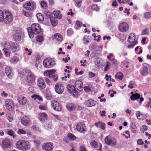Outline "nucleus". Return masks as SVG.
Returning <instances> with one entry per match:
<instances>
[{"instance_id": "obj_1", "label": "nucleus", "mask_w": 151, "mask_h": 151, "mask_svg": "<svg viewBox=\"0 0 151 151\" xmlns=\"http://www.w3.org/2000/svg\"><path fill=\"white\" fill-rule=\"evenodd\" d=\"M3 44L4 45V48L3 50L6 57L10 56L11 51H16L20 49V45L15 42H5Z\"/></svg>"}, {"instance_id": "obj_2", "label": "nucleus", "mask_w": 151, "mask_h": 151, "mask_svg": "<svg viewBox=\"0 0 151 151\" xmlns=\"http://www.w3.org/2000/svg\"><path fill=\"white\" fill-rule=\"evenodd\" d=\"M27 31L29 37L32 38L34 37V34L37 35L41 32V29L40 25L38 24H32L31 27L27 28Z\"/></svg>"}, {"instance_id": "obj_3", "label": "nucleus", "mask_w": 151, "mask_h": 151, "mask_svg": "<svg viewBox=\"0 0 151 151\" xmlns=\"http://www.w3.org/2000/svg\"><path fill=\"white\" fill-rule=\"evenodd\" d=\"M17 148L19 150L26 151L30 148V145L29 142L26 140H20L16 143Z\"/></svg>"}, {"instance_id": "obj_4", "label": "nucleus", "mask_w": 151, "mask_h": 151, "mask_svg": "<svg viewBox=\"0 0 151 151\" xmlns=\"http://www.w3.org/2000/svg\"><path fill=\"white\" fill-rule=\"evenodd\" d=\"M26 81L28 83H32L35 80V76L31 71L28 70L26 72Z\"/></svg>"}, {"instance_id": "obj_5", "label": "nucleus", "mask_w": 151, "mask_h": 151, "mask_svg": "<svg viewBox=\"0 0 151 151\" xmlns=\"http://www.w3.org/2000/svg\"><path fill=\"white\" fill-rule=\"evenodd\" d=\"M44 66L46 68H49L52 67L55 64V60L50 58L44 59L43 62Z\"/></svg>"}, {"instance_id": "obj_6", "label": "nucleus", "mask_w": 151, "mask_h": 151, "mask_svg": "<svg viewBox=\"0 0 151 151\" xmlns=\"http://www.w3.org/2000/svg\"><path fill=\"white\" fill-rule=\"evenodd\" d=\"M106 144L111 146H114L116 145V140L114 138L109 136H107L104 139Z\"/></svg>"}, {"instance_id": "obj_7", "label": "nucleus", "mask_w": 151, "mask_h": 151, "mask_svg": "<svg viewBox=\"0 0 151 151\" xmlns=\"http://www.w3.org/2000/svg\"><path fill=\"white\" fill-rule=\"evenodd\" d=\"M3 21L6 23L11 22L13 20V17L11 12L9 11L5 12L4 13Z\"/></svg>"}, {"instance_id": "obj_8", "label": "nucleus", "mask_w": 151, "mask_h": 151, "mask_svg": "<svg viewBox=\"0 0 151 151\" xmlns=\"http://www.w3.org/2000/svg\"><path fill=\"white\" fill-rule=\"evenodd\" d=\"M55 89L57 93L61 94L63 92L64 86L62 83H57L55 86Z\"/></svg>"}, {"instance_id": "obj_9", "label": "nucleus", "mask_w": 151, "mask_h": 151, "mask_svg": "<svg viewBox=\"0 0 151 151\" xmlns=\"http://www.w3.org/2000/svg\"><path fill=\"white\" fill-rule=\"evenodd\" d=\"M68 92L74 97H76L78 95V91L73 85H68L67 86Z\"/></svg>"}, {"instance_id": "obj_10", "label": "nucleus", "mask_w": 151, "mask_h": 151, "mask_svg": "<svg viewBox=\"0 0 151 151\" xmlns=\"http://www.w3.org/2000/svg\"><path fill=\"white\" fill-rule=\"evenodd\" d=\"M150 65L147 63H144L142 64V68L140 71V73L142 76H146L148 74V68Z\"/></svg>"}, {"instance_id": "obj_11", "label": "nucleus", "mask_w": 151, "mask_h": 151, "mask_svg": "<svg viewBox=\"0 0 151 151\" xmlns=\"http://www.w3.org/2000/svg\"><path fill=\"white\" fill-rule=\"evenodd\" d=\"M129 26L126 22H122L121 23L119 26V30L122 32H125L129 29Z\"/></svg>"}, {"instance_id": "obj_12", "label": "nucleus", "mask_w": 151, "mask_h": 151, "mask_svg": "<svg viewBox=\"0 0 151 151\" xmlns=\"http://www.w3.org/2000/svg\"><path fill=\"white\" fill-rule=\"evenodd\" d=\"M51 104L55 110L60 111L61 110L62 107L60 104L57 101L53 100L51 102Z\"/></svg>"}, {"instance_id": "obj_13", "label": "nucleus", "mask_w": 151, "mask_h": 151, "mask_svg": "<svg viewBox=\"0 0 151 151\" xmlns=\"http://www.w3.org/2000/svg\"><path fill=\"white\" fill-rule=\"evenodd\" d=\"M5 107L10 111L13 110L14 107V105L13 101L12 100L7 99L5 101Z\"/></svg>"}, {"instance_id": "obj_14", "label": "nucleus", "mask_w": 151, "mask_h": 151, "mask_svg": "<svg viewBox=\"0 0 151 151\" xmlns=\"http://www.w3.org/2000/svg\"><path fill=\"white\" fill-rule=\"evenodd\" d=\"M77 130L79 132L85 133L86 131V125L83 123L81 122L78 124L76 127Z\"/></svg>"}, {"instance_id": "obj_15", "label": "nucleus", "mask_w": 151, "mask_h": 151, "mask_svg": "<svg viewBox=\"0 0 151 151\" xmlns=\"http://www.w3.org/2000/svg\"><path fill=\"white\" fill-rule=\"evenodd\" d=\"M3 146L6 148H9L11 147V142L10 140L8 138H6L2 141Z\"/></svg>"}, {"instance_id": "obj_16", "label": "nucleus", "mask_w": 151, "mask_h": 151, "mask_svg": "<svg viewBox=\"0 0 151 151\" xmlns=\"http://www.w3.org/2000/svg\"><path fill=\"white\" fill-rule=\"evenodd\" d=\"M22 124L24 126L29 125L31 124L29 118L26 116L23 117L21 119Z\"/></svg>"}, {"instance_id": "obj_17", "label": "nucleus", "mask_w": 151, "mask_h": 151, "mask_svg": "<svg viewBox=\"0 0 151 151\" xmlns=\"http://www.w3.org/2000/svg\"><path fill=\"white\" fill-rule=\"evenodd\" d=\"M42 148L45 151H50L53 149V146L51 143H46L42 145Z\"/></svg>"}, {"instance_id": "obj_18", "label": "nucleus", "mask_w": 151, "mask_h": 151, "mask_svg": "<svg viewBox=\"0 0 151 151\" xmlns=\"http://www.w3.org/2000/svg\"><path fill=\"white\" fill-rule=\"evenodd\" d=\"M90 145L93 148H96L97 150H101L102 145L99 143L98 145L97 142L94 140H91L90 141Z\"/></svg>"}, {"instance_id": "obj_19", "label": "nucleus", "mask_w": 151, "mask_h": 151, "mask_svg": "<svg viewBox=\"0 0 151 151\" xmlns=\"http://www.w3.org/2000/svg\"><path fill=\"white\" fill-rule=\"evenodd\" d=\"M38 117L40 121L44 122L48 119V116L46 113L43 112L39 113Z\"/></svg>"}, {"instance_id": "obj_20", "label": "nucleus", "mask_w": 151, "mask_h": 151, "mask_svg": "<svg viewBox=\"0 0 151 151\" xmlns=\"http://www.w3.org/2000/svg\"><path fill=\"white\" fill-rule=\"evenodd\" d=\"M128 41L129 42L134 43V45H136L137 43V40H135L134 34L132 33L130 34L128 39Z\"/></svg>"}, {"instance_id": "obj_21", "label": "nucleus", "mask_w": 151, "mask_h": 151, "mask_svg": "<svg viewBox=\"0 0 151 151\" xmlns=\"http://www.w3.org/2000/svg\"><path fill=\"white\" fill-rule=\"evenodd\" d=\"M24 7L27 10H32L34 8L35 5L32 2H28L24 5Z\"/></svg>"}, {"instance_id": "obj_22", "label": "nucleus", "mask_w": 151, "mask_h": 151, "mask_svg": "<svg viewBox=\"0 0 151 151\" xmlns=\"http://www.w3.org/2000/svg\"><path fill=\"white\" fill-rule=\"evenodd\" d=\"M37 85L40 88L43 89L45 87L44 81L42 78H39L37 80Z\"/></svg>"}, {"instance_id": "obj_23", "label": "nucleus", "mask_w": 151, "mask_h": 151, "mask_svg": "<svg viewBox=\"0 0 151 151\" xmlns=\"http://www.w3.org/2000/svg\"><path fill=\"white\" fill-rule=\"evenodd\" d=\"M5 73L7 76L11 78L13 75V73L12 72V68L9 66H7L5 69Z\"/></svg>"}, {"instance_id": "obj_24", "label": "nucleus", "mask_w": 151, "mask_h": 151, "mask_svg": "<svg viewBox=\"0 0 151 151\" xmlns=\"http://www.w3.org/2000/svg\"><path fill=\"white\" fill-rule=\"evenodd\" d=\"M96 104V101L92 99H89L85 102V105L88 107H91L94 106Z\"/></svg>"}, {"instance_id": "obj_25", "label": "nucleus", "mask_w": 151, "mask_h": 151, "mask_svg": "<svg viewBox=\"0 0 151 151\" xmlns=\"http://www.w3.org/2000/svg\"><path fill=\"white\" fill-rule=\"evenodd\" d=\"M75 84L78 90L81 91L82 90L83 88V84L81 81L77 80L75 82Z\"/></svg>"}, {"instance_id": "obj_26", "label": "nucleus", "mask_w": 151, "mask_h": 151, "mask_svg": "<svg viewBox=\"0 0 151 151\" xmlns=\"http://www.w3.org/2000/svg\"><path fill=\"white\" fill-rule=\"evenodd\" d=\"M17 100L19 104L21 105L25 104L27 102V98L23 96H19Z\"/></svg>"}, {"instance_id": "obj_27", "label": "nucleus", "mask_w": 151, "mask_h": 151, "mask_svg": "<svg viewBox=\"0 0 151 151\" xmlns=\"http://www.w3.org/2000/svg\"><path fill=\"white\" fill-rule=\"evenodd\" d=\"M55 72V70L52 69L45 71L44 74L50 78H53L55 76L54 74Z\"/></svg>"}, {"instance_id": "obj_28", "label": "nucleus", "mask_w": 151, "mask_h": 151, "mask_svg": "<svg viewBox=\"0 0 151 151\" xmlns=\"http://www.w3.org/2000/svg\"><path fill=\"white\" fill-rule=\"evenodd\" d=\"M53 14L56 18L59 19H61L62 15L59 11L54 10L53 12Z\"/></svg>"}, {"instance_id": "obj_29", "label": "nucleus", "mask_w": 151, "mask_h": 151, "mask_svg": "<svg viewBox=\"0 0 151 151\" xmlns=\"http://www.w3.org/2000/svg\"><path fill=\"white\" fill-rule=\"evenodd\" d=\"M13 37L15 41H18L21 39V35L19 33L16 32L13 35Z\"/></svg>"}, {"instance_id": "obj_30", "label": "nucleus", "mask_w": 151, "mask_h": 151, "mask_svg": "<svg viewBox=\"0 0 151 151\" xmlns=\"http://www.w3.org/2000/svg\"><path fill=\"white\" fill-rule=\"evenodd\" d=\"M136 114L137 117L138 119L140 120H144L145 118V115L140 113L139 111H137L136 112Z\"/></svg>"}, {"instance_id": "obj_31", "label": "nucleus", "mask_w": 151, "mask_h": 151, "mask_svg": "<svg viewBox=\"0 0 151 151\" xmlns=\"http://www.w3.org/2000/svg\"><path fill=\"white\" fill-rule=\"evenodd\" d=\"M140 97V95L138 93L134 94L130 96V99L134 101L139 99Z\"/></svg>"}, {"instance_id": "obj_32", "label": "nucleus", "mask_w": 151, "mask_h": 151, "mask_svg": "<svg viewBox=\"0 0 151 151\" xmlns=\"http://www.w3.org/2000/svg\"><path fill=\"white\" fill-rule=\"evenodd\" d=\"M67 109L70 111H73L75 109L74 104L73 103H69L66 105Z\"/></svg>"}, {"instance_id": "obj_33", "label": "nucleus", "mask_w": 151, "mask_h": 151, "mask_svg": "<svg viewBox=\"0 0 151 151\" xmlns=\"http://www.w3.org/2000/svg\"><path fill=\"white\" fill-rule=\"evenodd\" d=\"M55 38L58 41L60 42L61 41L63 40V37L59 33H56L54 35Z\"/></svg>"}, {"instance_id": "obj_34", "label": "nucleus", "mask_w": 151, "mask_h": 151, "mask_svg": "<svg viewBox=\"0 0 151 151\" xmlns=\"http://www.w3.org/2000/svg\"><path fill=\"white\" fill-rule=\"evenodd\" d=\"M19 60V58L17 56H14L11 58L10 60V62L11 63L14 64L17 63Z\"/></svg>"}, {"instance_id": "obj_35", "label": "nucleus", "mask_w": 151, "mask_h": 151, "mask_svg": "<svg viewBox=\"0 0 151 151\" xmlns=\"http://www.w3.org/2000/svg\"><path fill=\"white\" fill-rule=\"evenodd\" d=\"M50 20L51 23L52 25L54 27L57 25L58 24V21L55 18H51Z\"/></svg>"}, {"instance_id": "obj_36", "label": "nucleus", "mask_w": 151, "mask_h": 151, "mask_svg": "<svg viewBox=\"0 0 151 151\" xmlns=\"http://www.w3.org/2000/svg\"><path fill=\"white\" fill-rule=\"evenodd\" d=\"M36 17L38 21H42L44 19V17L40 13H38L36 14Z\"/></svg>"}, {"instance_id": "obj_37", "label": "nucleus", "mask_w": 151, "mask_h": 151, "mask_svg": "<svg viewBox=\"0 0 151 151\" xmlns=\"http://www.w3.org/2000/svg\"><path fill=\"white\" fill-rule=\"evenodd\" d=\"M123 74L121 72H118L115 75V77L120 80H122L123 78Z\"/></svg>"}, {"instance_id": "obj_38", "label": "nucleus", "mask_w": 151, "mask_h": 151, "mask_svg": "<svg viewBox=\"0 0 151 151\" xmlns=\"http://www.w3.org/2000/svg\"><path fill=\"white\" fill-rule=\"evenodd\" d=\"M76 3V6L78 7H80L81 4L82 0H73Z\"/></svg>"}, {"instance_id": "obj_39", "label": "nucleus", "mask_w": 151, "mask_h": 151, "mask_svg": "<svg viewBox=\"0 0 151 151\" xmlns=\"http://www.w3.org/2000/svg\"><path fill=\"white\" fill-rule=\"evenodd\" d=\"M39 108L41 110H46L47 109V106L45 104L40 105Z\"/></svg>"}, {"instance_id": "obj_40", "label": "nucleus", "mask_w": 151, "mask_h": 151, "mask_svg": "<svg viewBox=\"0 0 151 151\" xmlns=\"http://www.w3.org/2000/svg\"><path fill=\"white\" fill-rule=\"evenodd\" d=\"M31 97L32 98H34V99H37L40 101H42V98L37 95L34 94L31 96Z\"/></svg>"}, {"instance_id": "obj_41", "label": "nucleus", "mask_w": 151, "mask_h": 151, "mask_svg": "<svg viewBox=\"0 0 151 151\" xmlns=\"http://www.w3.org/2000/svg\"><path fill=\"white\" fill-rule=\"evenodd\" d=\"M45 128L47 129H50L51 128L52 124L49 122H47L45 126Z\"/></svg>"}, {"instance_id": "obj_42", "label": "nucleus", "mask_w": 151, "mask_h": 151, "mask_svg": "<svg viewBox=\"0 0 151 151\" xmlns=\"http://www.w3.org/2000/svg\"><path fill=\"white\" fill-rule=\"evenodd\" d=\"M83 40L84 41L83 43L86 45H87L88 43L89 42L88 37H84L83 39Z\"/></svg>"}, {"instance_id": "obj_43", "label": "nucleus", "mask_w": 151, "mask_h": 151, "mask_svg": "<svg viewBox=\"0 0 151 151\" xmlns=\"http://www.w3.org/2000/svg\"><path fill=\"white\" fill-rule=\"evenodd\" d=\"M68 137L70 139L72 140H75L76 139V137L74 135L70 133H69L68 134Z\"/></svg>"}, {"instance_id": "obj_44", "label": "nucleus", "mask_w": 151, "mask_h": 151, "mask_svg": "<svg viewBox=\"0 0 151 151\" xmlns=\"http://www.w3.org/2000/svg\"><path fill=\"white\" fill-rule=\"evenodd\" d=\"M4 15V13L2 11L0 10V22L3 21Z\"/></svg>"}, {"instance_id": "obj_45", "label": "nucleus", "mask_w": 151, "mask_h": 151, "mask_svg": "<svg viewBox=\"0 0 151 151\" xmlns=\"http://www.w3.org/2000/svg\"><path fill=\"white\" fill-rule=\"evenodd\" d=\"M41 6L45 9L47 8V4L44 1H42L40 3Z\"/></svg>"}, {"instance_id": "obj_46", "label": "nucleus", "mask_w": 151, "mask_h": 151, "mask_svg": "<svg viewBox=\"0 0 151 151\" xmlns=\"http://www.w3.org/2000/svg\"><path fill=\"white\" fill-rule=\"evenodd\" d=\"M17 133L19 134H26V132L22 129H19L17 131Z\"/></svg>"}, {"instance_id": "obj_47", "label": "nucleus", "mask_w": 151, "mask_h": 151, "mask_svg": "<svg viewBox=\"0 0 151 151\" xmlns=\"http://www.w3.org/2000/svg\"><path fill=\"white\" fill-rule=\"evenodd\" d=\"M7 134L12 137L13 138H14V132L12 130H10L8 131Z\"/></svg>"}, {"instance_id": "obj_48", "label": "nucleus", "mask_w": 151, "mask_h": 151, "mask_svg": "<svg viewBox=\"0 0 151 151\" xmlns=\"http://www.w3.org/2000/svg\"><path fill=\"white\" fill-rule=\"evenodd\" d=\"M73 33V31L72 29H68L67 31V35L68 36H70Z\"/></svg>"}, {"instance_id": "obj_49", "label": "nucleus", "mask_w": 151, "mask_h": 151, "mask_svg": "<svg viewBox=\"0 0 151 151\" xmlns=\"http://www.w3.org/2000/svg\"><path fill=\"white\" fill-rule=\"evenodd\" d=\"M144 17L145 18H150L151 17V13L147 12L145 13Z\"/></svg>"}, {"instance_id": "obj_50", "label": "nucleus", "mask_w": 151, "mask_h": 151, "mask_svg": "<svg viewBox=\"0 0 151 151\" xmlns=\"http://www.w3.org/2000/svg\"><path fill=\"white\" fill-rule=\"evenodd\" d=\"M147 128L146 126L143 125L142 126V127L141 129V131L142 133H144L145 131L147 130Z\"/></svg>"}, {"instance_id": "obj_51", "label": "nucleus", "mask_w": 151, "mask_h": 151, "mask_svg": "<svg viewBox=\"0 0 151 151\" xmlns=\"http://www.w3.org/2000/svg\"><path fill=\"white\" fill-rule=\"evenodd\" d=\"M32 128L34 130H35L37 131H39L40 132H41V130L39 129V127L37 125H33L32 126Z\"/></svg>"}, {"instance_id": "obj_52", "label": "nucleus", "mask_w": 151, "mask_h": 151, "mask_svg": "<svg viewBox=\"0 0 151 151\" xmlns=\"http://www.w3.org/2000/svg\"><path fill=\"white\" fill-rule=\"evenodd\" d=\"M149 33V29L147 28L144 29L142 32V33L143 35H148Z\"/></svg>"}, {"instance_id": "obj_53", "label": "nucleus", "mask_w": 151, "mask_h": 151, "mask_svg": "<svg viewBox=\"0 0 151 151\" xmlns=\"http://www.w3.org/2000/svg\"><path fill=\"white\" fill-rule=\"evenodd\" d=\"M92 7L93 9L96 11H98L99 9L97 5L96 4H93Z\"/></svg>"}, {"instance_id": "obj_54", "label": "nucleus", "mask_w": 151, "mask_h": 151, "mask_svg": "<svg viewBox=\"0 0 151 151\" xmlns=\"http://www.w3.org/2000/svg\"><path fill=\"white\" fill-rule=\"evenodd\" d=\"M109 62H108L107 63V64H106V66L105 67L104 69V71H108L109 69Z\"/></svg>"}, {"instance_id": "obj_55", "label": "nucleus", "mask_w": 151, "mask_h": 151, "mask_svg": "<svg viewBox=\"0 0 151 151\" xmlns=\"http://www.w3.org/2000/svg\"><path fill=\"white\" fill-rule=\"evenodd\" d=\"M102 122H96L94 124L95 126H96L97 127H101V124Z\"/></svg>"}, {"instance_id": "obj_56", "label": "nucleus", "mask_w": 151, "mask_h": 151, "mask_svg": "<svg viewBox=\"0 0 151 151\" xmlns=\"http://www.w3.org/2000/svg\"><path fill=\"white\" fill-rule=\"evenodd\" d=\"M25 50L27 51L28 52V55H30L32 53V50L31 49H28L27 48H26L24 49Z\"/></svg>"}, {"instance_id": "obj_57", "label": "nucleus", "mask_w": 151, "mask_h": 151, "mask_svg": "<svg viewBox=\"0 0 151 151\" xmlns=\"http://www.w3.org/2000/svg\"><path fill=\"white\" fill-rule=\"evenodd\" d=\"M76 24L79 27H81L83 24L81 22L77 21L76 22Z\"/></svg>"}, {"instance_id": "obj_58", "label": "nucleus", "mask_w": 151, "mask_h": 151, "mask_svg": "<svg viewBox=\"0 0 151 151\" xmlns=\"http://www.w3.org/2000/svg\"><path fill=\"white\" fill-rule=\"evenodd\" d=\"M106 79V81H109L110 80H111V76H108L107 74L105 75Z\"/></svg>"}, {"instance_id": "obj_59", "label": "nucleus", "mask_w": 151, "mask_h": 151, "mask_svg": "<svg viewBox=\"0 0 151 151\" xmlns=\"http://www.w3.org/2000/svg\"><path fill=\"white\" fill-rule=\"evenodd\" d=\"M137 143L139 145H141L144 144L143 142L140 139H139L137 140Z\"/></svg>"}, {"instance_id": "obj_60", "label": "nucleus", "mask_w": 151, "mask_h": 151, "mask_svg": "<svg viewBox=\"0 0 151 151\" xmlns=\"http://www.w3.org/2000/svg\"><path fill=\"white\" fill-rule=\"evenodd\" d=\"M79 151H87L85 147L81 146L80 147Z\"/></svg>"}, {"instance_id": "obj_61", "label": "nucleus", "mask_w": 151, "mask_h": 151, "mask_svg": "<svg viewBox=\"0 0 151 151\" xmlns=\"http://www.w3.org/2000/svg\"><path fill=\"white\" fill-rule=\"evenodd\" d=\"M36 39L37 41L39 42H41L43 40L42 37L41 36L38 37Z\"/></svg>"}, {"instance_id": "obj_62", "label": "nucleus", "mask_w": 151, "mask_h": 151, "mask_svg": "<svg viewBox=\"0 0 151 151\" xmlns=\"http://www.w3.org/2000/svg\"><path fill=\"white\" fill-rule=\"evenodd\" d=\"M105 124L104 123L102 122L101 124V125L100 128H101L103 130H104L105 128Z\"/></svg>"}, {"instance_id": "obj_63", "label": "nucleus", "mask_w": 151, "mask_h": 151, "mask_svg": "<svg viewBox=\"0 0 151 151\" xmlns=\"http://www.w3.org/2000/svg\"><path fill=\"white\" fill-rule=\"evenodd\" d=\"M1 95L2 96H4L5 97H7L8 96L7 94L5 93L4 91H3V92L1 93Z\"/></svg>"}, {"instance_id": "obj_64", "label": "nucleus", "mask_w": 151, "mask_h": 151, "mask_svg": "<svg viewBox=\"0 0 151 151\" xmlns=\"http://www.w3.org/2000/svg\"><path fill=\"white\" fill-rule=\"evenodd\" d=\"M95 74L91 72H90L89 73V77L90 78H92L94 77Z\"/></svg>"}]
</instances>
